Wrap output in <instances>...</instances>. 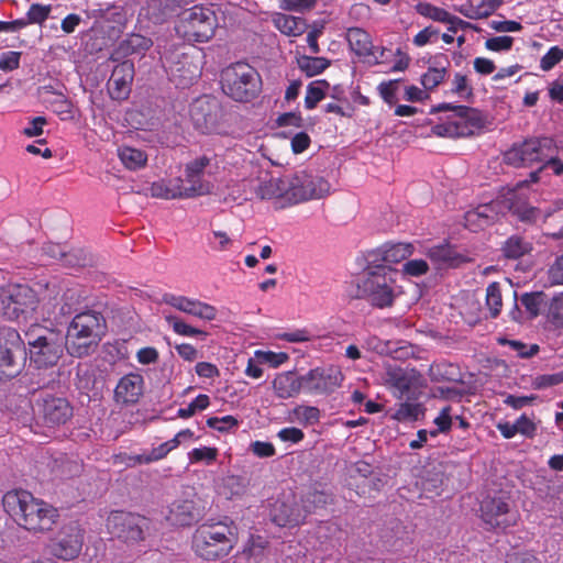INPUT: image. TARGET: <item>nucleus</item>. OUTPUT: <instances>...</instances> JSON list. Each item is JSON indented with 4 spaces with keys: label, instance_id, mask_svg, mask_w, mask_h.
Listing matches in <instances>:
<instances>
[{
    "label": "nucleus",
    "instance_id": "1",
    "mask_svg": "<svg viewBox=\"0 0 563 563\" xmlns=\"http://www.w3.org/2000/svg\"><path fill=\"white\" fill-rule=\"evenodd\" d=\"M2 505L5 512L20 527L29 531L43 532L51 530L58 517L56 508L23 489L4 494Z\"/></svg>",
    "mask_w": 563,
    "mask_h": 563
},
{
    "label": "nucleus",
    "instance_id": "2",
    "mask_svg": "<svg viewBox=\"0 0 563 563\" xmlns=\"http://www.w3.org/2000/svg\"><path fill=\"white\" fill-rule=\"evenodd\" d=\"M106 331V320L100 312L87 310L77 313L64 336L67 352L74 357H82L92 352Z\"/></svg>",
    "mask_w": 563,
    "mask_h": 563
},
{
    "label": "nucleus",
    "instance_id": "3",
    "mask_svg": "<svg viewBox=\"0 0 563 563\" xmlns=\"http://www.w3.org/2000/svg\"><path fill=\"white\" fill-rule=\"evenodd\" d=\"M221 86L223 92L233 100L249 102L260 95L262 79L254 67L238 62L222 70Z\"/></svg>",
    "mask_w": 563,
    "mask_h": 563
},
{
    "label": "nucleus",
    "instance_id": "4",
    "mask_svg": "<svg viewBox=\"0 0 563 563\" xmlns=\"http://www.w3.org/2000/svg\"><path fill=\"white\" fill-rule=\"evenodd\" d=\"M235 543L236 536L232 528L220 522L199 527L192 538L197 555L209 561L227 556Z\"/></svg>",
    "mask_w": 563,
    "mask_h": 563
},
{
    "label": "nucleus",
    "instance_id": "5",
    "mask_svg": "<svg viewBox=\"0 0 563 563\" xmlns=\"http://www.w3.org/2000/svg\"><path fill=\"white\" fill-rule=\"evenodd\" d=\"M434 111L451 110L453 114L446 122L439 123L432 128L433 134L442 137H466L474 135L484 126L482 113L470 107L441 103Z\"/></svg>",
    "mask_w": 563,
    "mask_h": 563
},
{
    "label": "nucleus",
    "instance_id": "6",
    "mask_svg": "<svg viewBox=\"0 0 563 563\" xmlns=\"http://www.w3.org/2000/svg\"><path fill=\"white\" fill-rule=\"evenodd\" d=\"M284 201L286 207L310 199H321L330 194L329 181L306 170L284 175Z\"/></svg>",
    "mask_w": 563,
    "mask_h": 563
},
{
    "label": "nucleus",
    "instance_id": "7",
    "mask_svg": "<svg viewBox=\"0 0 563 563\" xmlns=\"http://www.w3.org/2000/svg\"><path fill=\"white\" fill-rule=\"evenodd\" d=\"M30 360L36 367L54 366L66 349L64 335L59 332L37 328L25 333Z\"/></svg>",
    "mask_w": 563,
    "mask_h": 563
},
{
    "label": "nucleus",
    "instance_id": "8",
    "mask_svg": "<svg viewBox=\"0 0 563 563\" xmlns=\"http://www.w3.org/2000/svg\"><path fill=\"white\" fill-rule=\"evenodd\" d=\"M217 26V15L212 9L194 5L181 12L176 31L188 42L205 43L213 37Z\"/></svg>",
    "mask_w": 563,
    "mask_h": 563
},
{
    "label": "nucleus",
    "instance_id": "9",
    "mask_svg": "<svg viewBox=\"0 0 563 563\" xmlns=\"http://www.w3.org/2000/svg\"><path fill=\"white\" fill-rule=\"evenodd\" d=\"M36 303V295L27 285L12 284L0 291V313L9 320H27Z\"/></svg>",
    "mask_w": 563,
    "mask_h": 563
},
{
    "label": "nucleus",
    "instance_id": "10",
    "mask_svg": "<svg viewBox=\"0 0 563 563\" xmlns=\"http://www.w3.org/2000/svg\"><path fill=\"white\" fill-rule=\"evenodd\" d=\"M395 272L391 268H378L366 272L358 285L362 297L377 308L391 306L395 297Z\"/></svg>",
    "mask_w": 563,
    "mask_h": 563
},
{
    "label": "nucleus",
    "instance_id": "11",
    "mask_svg": "<svg viewBox=\"0 0 563 563\" xmlns=\"http://www.w3.org/2000/svg\"><path fill=\"white\" fill-rule=\"evenodd\" d=\"M26 351L20 333L12 328L0 329V379L18 375Z\"/></svg>",
    "mask_w": 563,
    "mask_h": 563
},
{
    "label": "nucleus",
    "instance_id": "12",
    "mask_svg": "<svg viewBox=\"0 0 563 563\" xmlns=\"http://www.w3.org/2000/svg\"><path fill=\"white\" fill-rule=\"evenodd\" d=\"M163 66L176 87L186 88L192 85L200 76V68L194 58L186 52L176 49L162 55Z\"/></svg>",
    "mask_w": 563,
    "mask_h": 563
},
{
    "label": "nucleus",
    "instance_id": "13",
    "mask_svg": "<svg viewBox=\"0 0 563 563\" xmlns=\"http://www.w3.org/2000/svg\"><path fill=\"white\" fill-rule=\"evenodd\" d=\"M148 525L145 517L124 511H112L107 519L109 532L128 543L144 540Z\"/></svg>",
    "mask_w": 563,
    "mask_h": 563
},
{
    "label": "nucleus",
    "instance_id": "14",
    "mask_svg": "<svg viewBox=\"0 0 563 563\" xmlns=\"http://www.w3.org/2000/svg\"><path fill=\"white\" fill-rule=\"evenodd\" d=\"M551 148L552 140L549 137L529 139L509 148L504 154V159L514 167H529L534 163L543 162Z\"/></svg>",
    "mask_w": 563,
    "mask_h": 563
},
{
    "label": "nucleus",
    "instance_id": "15",
    "mask_svg": "<svg viewBox=\"0 0 563 563\" xmlns=\"http://www.w3.org/2000/svg\"><path fill=\"white\" fill-rule=\"evenodd\" d=\"M343 375L334 366L314 367L300 375L301 393L311 396L330 395L341 386Z\"/></svg>",
    "mask_w": 563,
    "mask_h": 563
},
{
    "label": "nucleus",
    "instance_id": "16",
    "mask_svg": "<svg viewBox=\"0 0 563 563\" xmlns=\"http://www.w3.org/2000/svg\"><path fill=\"white\" fill-rule=\"evenodd\" d=\"M481 518L490 529H507L517 523L518 514L509 508L508 501L500 496H487L481 503Z\"/></svg>",
    "mask_w": 563,
    "mask_h": 563
},
{
    "label": "nucleus",
    "instance_id": "17",
    "mask_svg": "<svg viewBox=\"0 0 563 563\" xmlns=\"http://www.w3.org/2000/svg\"><path fill=\"white\" fill-rule=\"evenodd\" d=\"M36 412L46 426L64 424L73 416V408L63 397L46 394L36 402Z\"/></svg>",
    "mask_w": 563,
    "mask_h": 563
},
{
    "label": "nucleus",
    "instance_id": "18",
    "mask_svg": "<svg viewBox=\"0 0 563 563\" xmlns=\"http://www.w3.org/2000/svg\"><path fill=\"white\" fill-rule=\"evenodd\" d=\"M385 384L393 389L394 395L402 399L408 397L411 390L417 389L420 385V375L413 368H402L398 366H389L384 376Z\"/></svg>",
    "mask_w": 563,
    "mask_h": 563
},
{
    "label": "nucleus",
    "instance_id": "19",
    "mask_svg": "<svg viewBox=\"0 0 563 563\" xmlns=\"http://www.w3.org/2000/svg\"><path fill=\"white\" fill-rule=\"evenodd\" d=\"M218 112V102L209 97L198 98L190 106L191 121L195 128L203 134L211 133L216 130Z\"/></svg>",
    "mask_w": 563,
    "mask_h": 563
},
{
    "label": "nucleus",
    "instance_id": "20",
    "mask_svg": "<svg viewBox=\"0 0 563 563\" xmlns=\"http://www.w3.org/2000/svg\"><path fill=\"white\" fill-rule=\"evenodd\" d=\"M82 541V533L78 526L66 527L51 543V553L60 560H73L80 553Z\"/></svg>",
    "mask_w": 563,
    "mask_h": 563
},
{
    "label": "nucleus",
    "instance_id": "21",
    "mask_svg": "<svg viewBox=\"0 0 563 563\" xmlns=\"http://www.w3.org/2000/svg\"><path fill=\"white\" fill-rule=\"evenodd\" d=\"M163 302L203 321H212L217 317V309L213 306L185 296L165 294Z\"/></svg>",
    "mask_w": 563,
    "mask_h": 563
},
{
    "label": "nucleus",
    "instance_id": "22",
    "mask_svg": "<svg viewBox=\"0 0 563 563\" xmlns=\"http://www.w3.org/2000/svg\"><path fill=\"white\" fill-rule=\"evenodd\" d=\"M144 378L141 374L129 373L120 378L114 388V401L120 405H134L143 395Z\"/></svg>",
    "mask_w": 563,
    "mask_h": 563
},
{
    "label": "nucleus",
    "instance_id": "23",
    "mask_svg": "<svg viewBox=\"0 0 563 563\" xmlns=\"http://www.w3.org/2000/svg\"><path fill=\"white\" fill-rule=\"evenodd\" d=\"M134 77V65L129 62H122L117 65L108 81L109 93L114 100L125 99L131 91V84Z\"/></svg>",
    "mask_w": 563,
    "mask_h": 563
},
{
    "label": "nucleus",
    "instance_id": "24",
    "mask_svg": "<svg viewBox=\"0 0 563 563\" xmlns=\"http://www.w3.org/2000/svg\"><path fill=\"white\" fill-rule=\"evenodd\" d=\"M272 521L278 527H295L302 523L306 512L295 500L277 499L271 510Z\"/></svg>",
    "mask_w": 563,
    "mask_h": 563
},
{
    "label": "nucleus",
    "instance_id": "25",
    "mask_svg": "<svg viewBox=\"0 0 563 563\" xmlns=\"http://www.w3.org/2000/svg\"><path fill=\"white\" fill-rule=\"evenodd\" d=\"M256 196L262 200H274L276 208H286L284 201V176L261 179L254 187Z\"/></svg>",
    "mask_w": 563,
    "mask_h": 563
},
{
    "label": "nucleus",
    "instance_id": "26",
    "mask_svg": "<svg viewBox=\"0 0 563 563\" xmlns=\"http://www.w3.org/2000/svg\"><path fill=\"white\" fill-rule=\"evenodd\" d=\"M274 394L279 399H289L301 393L300 375L292 371L283 372L272 382Z\"/></svg>",
    "mask_w": 563,
    "mask_h": 563
},
{
    "label": "nucleus",
    "instance_id": "27",
    "mask_svg": "<svg viewBox=\"0 0 563 563\" xmlns=\"http://www.w3.org/2000/svg\"><path fill=\"white\" fill-rule=\"evenodd\" d=\"M450 60L448 56L440 54L429 62L428 70L421 76V85L426 90H432L445 79Z\"/></svg>",
    "mask_w": 563,
    "mask_h": 563
},
{
    "label": "nucleus",
    "instance_id": "28",
    "mask_svg": "<svg viewBox=\"0 0 563 563\" xmlns=\"http://www.w3.org/2000/svg\"><path fill=\"white\" fill-rule=\"evenodd\" d=\"M428 256L439 268L457 267L466 261L465 256L450 244H440L429 249Z\"/></svg>",
    "mask_w": 563,
    "mask_h": 563
},
{
    "label": "nucleus",
    "instance_id": "29",
    "mask_svg": "<svg viewBox=\"0 0 563 563\" xmlns=\"http://www.w3.org/2000/svg\"><path fill=\"white\" fill-rule=\"evenodd\" d=\"M497 217L493 205H481L465 213V227L471 231H478L492 224Z\"/></svg>",
    "mask_w": 563,
    "mask_h": 563
},
{
    "label": "nucleus",
    "instance_id": "30",
    "mask_svg": "<svg viewBox=\"0 0 563 563\" xmlns=\"http://www.w3.org/2000/svg\"><path fill=\"white\" fill-rule=\"evenodd\" d=\"M184 180L180 177L172 179H162L155 181L150 187L151 195L161 199H178L186 198Z\"/></svg>",
    "mask_w": 563,
    "mask_h": 563
},
{
    "label": "nucleus",
    "instance_id": "31",
    "mask_svg": "<svg viewBox=\"0 0 563 563\" xmlns=\"http://www.w3.org/2000/svg\"><path fill=\"white\" fill-rule=\"evenodd\" d=\"M152 40L141 34H131L120 42L115 52L111 55L112 60H119L121 56L132 54H144L151 46Z\"/></svg>",
    "mask_w": 563,
    "mask_h": 563
},
{
    "label": "nucleus",
    "instance_id": "32",
    "mask_svg": "<svg viewBox=\"0 0 563 563\" xmlns=\"http://www.w3.org/2000/svg\"><path fill=\"white\" fill-rule=\"evenodd\" d=\"M273 23L280 33L287 36H300L307 30V23L303 18L280 12L273 15Z\"/></svg>",
    "mask_w": 563,
    "mask_h": 563
},
{
    "label": "nucleus",
    "instance_id": "33",
    "mask_svg": "<svg viewBox=\"0 0 563 563\" xmlns=\"http://www.w3.org/2000/svg\"><path fill=\"white\" fill-rule=\"evenodd\" d=\"M333 501L332 494L317 486L311 487L302 497L301 509L308 514L316 511L317 509L323 508Z\"/></svg>",
    "mask_w": 563,
    "mask_h": 563
},
{
    "label": "nucleus",
    "instance_id": "34",
    "mask_svg": "<svg viewBox=\"0 0 563 563\" xmlns=\"http://www.w3.org/2000/svg\"><path fill=\"white\" fill-rule=\"evenodd\" d=\"M195 505L191 500H177L172 504L169 510V520L174 525L189 526L197 520Z\"/></svg>",
    "mask_w": 563,
    "mask_h": 563
},
{
    "label": "nucleus",
    "instance_id": "35",
    "mask_svg": "<svg viewBox=\"0 0 563 563\" xmlns=\"http://www.w3.org/2000/svg\"><path fill=\"white\" fill-rule=\"evenodd\" d=\"M346 40L351 49L358 56L372 55V40L369 34L360 27H350L346 32Z\"/></svg>",
    "mask_w": 563,
    "mask_h": 563
},
{
    "label": "nucleus",
    "instance_id": "36",
    "mask_svg": "<svg viewBox=\"0 0 563 563\" xmlns=\"http://www.w3.org/2000/svg\"><path fill=\"white\" fill-rule=\"evenodd\" d=\"M316 536L320 540V547L328 550L340 544L342 531L336 522L323 521L317 527Z\"/></svg>",
    "mask_w": 563,
    "mask_h": 563
},
{
    "label": "nucleus",
    "instance_id": "37",
    "mask_svg": "<svg viewBox=\"0 0 563 563\" xmlns=\"http://www.w3.org/2000/svg\"><path fill=\"white\" fill-rule=\"evenodd\" d=\"M531 251L532 243L520 235L509 236L501 246V253L508 260H518Z\"/></svg>",
    "mask_w": 563,
    "mask_h": 563
},
{
    "label": "nucleus",
    "instance_id": "38",
    "mask_svg": "<svg viewBox=\"0 0 563 563\" xmlns=\"http://www.w3.org/2000/svg\"><path fill=\"white\" fill-rule=\"evenodd\" d=\"M175 445L170 440L161 443L158 446L153 448L150 452L129 456L128 465L134 466L137 464H150L152 462L164 459L170 451L175 450Z\"/></svg>",
    "mask_w": 563,
    "mask_h": 563
},
{
    "label": "nucleus",
    "instance_id": "39",
    "mask_svg": "<svg viewBox=\"0 0 563 563\" xmlns=\"http://www.w3.org/2000/svg\"><path fill=\"white\" fill-rule=\"evenodd\" d=\"M118 156L124 167L130 170L141 169L147 163V154L142 150L131 146L119 147Z\"/></svg>",
    "mask_w": 563,
    "mask_h": 563
},
{
    "label": "nucleus",
    "instance_id": "40",
    "mask_svg": "<svg viewBox=\"0 0 563 563\" xmlns=\"http://www.w3.org/2000/svg\"><path fill=\"white\" fill-rule=\"evenodd\" d=\"M423 411L421 404L404 401L395 406L391 418L399 422L417 421L423 416Z\"/></svg>",
    "mask_w": 563,
    "mask_h": 563
},
{
    "label": "nucleus",
    "instance_id": "41",
    "mask_svg": "<svg viewBox=\"0 0 563 563\" xmlns=\"http://www.w3.org/2000/svg\"><path fill=\"white\" fill-rule=\"evenodd\" d=\"M297 64L308 77H313L323 73L330 66V60L325 57L302 55L298 57Z\"/></svg>",
    "mask_w": 563,
    "mask_h": 563
},
{
    "label": "nucleus",
    "instance_id": "42",
    "mask_svg": "<svg viewBox=\"0 0 563 563\" xmlns=\"http://www.w3.org/2000/svg\"><path fill=\"white\" fill-rule=\"evenodd\" d=\"M292 420L303 427H310L319 423L321 411L318 407L298 405L291 411Z\"/></svg>",
    "mask_w": 563,
    "mask_h": 563
},
{
    "label": "nucleus",
    "instance_id": "43",
    "mask_svg": "<svg viewBox=\"0 0 563 563\" xmlns=\"http://www.w3.org/2000/svg\"><path fill=\"white\" fill-rule=\"evenodd\" d=\"M330 85L325 80H314L307 86L305 107L312 110L325 97Z\"/></svg>",
    "mask_w": 563,
    "mask_h": 563
},
{
    "label": "nucleus",
    "instance_id": "44",
    "mask_svg": "<svg viewBox=\"0 0 563 563\" xmlns=\"http://www.w3.org/2000/svg\"><path fill=\"white\" fill-rule=\"evenodd\" d=\"M385 250V264H397L412 254V245L410 243H386Z\"/></svg>",
    "mask_w": 563,
    "mask_h": 563
},
{
    "label": "nucleus",
    "instance_id": "45",
    "mask_svg": "<svg viewBox=\"0 0 563 563\" xmlns=\"http://www.w3.org/2000/svg\"><path fill=\"white\" fill-rule=\"evenodd\" d=\"M81 290L78 288H68L63 295V303L59 307L58 313L54 314L56 319L57 316H67L78 310V307L84 299Z\"/></svg>",
    "mask_w": 563,
    "mask_h": 563
},
{
    "label": "nucleus",
    "instance_id": "46",
    "mask_svg": "<svg viewBox=\"0 0 563 563\" xmlns=\"http://www.w3.org/2000/svg\"><path fill=\"white\" fill-rule=\"evenodd\" d=\"M266 545L267 541L264 537L251 536L250 540L244 547L243 554L247 558L249 561L253 560L254 563H262Z\"/></svg>",
    "mask_w": 563,
    "mask_h": 563
},
{
    "label": "nucleus",
    "instance_id": "47",
    "mask_svg": "<svg viewBox=\"0 0 563 563\" xmlns=\"http://www.w3.org/2000/svg\"><path fill=\"white\" fill-rule=\"evenodd\" d=\"M486 307L489 310L490 318L495 319L500 314L503 296L500 285L496 282L490 283L486 288Z\"/></svg>",
    "mask_w": 563,
    "mask_h": 563
},
{
    "label": "nucleus",
    "instance_id": "48",
    "mask_svg": "<svg viewBox=\"0 0 563 563\" xmlns=\"http://www.w3.org/2000/svg\"><path fill=\"white\" fill-rule=\"evenodd\" d=\"M542 297V292H525L521 295L519 301L525 308L528 320H532L539 316Z\"/></svg>",
    "mask_w": 563,
    "mask_h": 563
},
{
    "label": "nucleus",
    "instance_id": "49",
    "mask_svg": "<svg viewBox=\"0 0 563 563\" xmlns=\"http://www.w3.org/2000/svg\"><path fill=\"white\" fill-rule=\"evenodd\" d=\"M185 180L189 184V187H185L186 198L208 195L211 192L213 187L210 181L203 179V176L199 175L192 178L186 177Z\"/></svg>",
    "mask_w": 563,
    "mask_h": 563
},
{
    "label": "nucleus",
    "instance_id": "50",
    "mask_svg": "<svg viewBox=\"0 0 563 563\" xmlns=\"http://www.w3.org/2000/svg\"><path fill=\"white\" fill-rule=\"evenodd\" d=\"M416 10L420 15L442 23H446L451 14L446 10L435 7L429 2H419L416 5Z\"/></svg>",
    "mask_w": 563,
    "mask_h": 563
},
{
    "label": "nucleus",
    "instance_id": "51",
    "mask_svg": "<svg viewBox=\"0 0 563 563\" xmlns=\"http://www.w3.org/2000/svg\"><path fill=\"white\" fill-rule=\"evenodd\" d=\"M165 320L173 328V331L179 335L184 336H196V335H206L207 333L202 330L196 329L181 319L174 314H165Z\"/></svg>",
    "mask_w": 563,
    "mask_h": 563
},
{
    "label": "nucleus",
    "instance_id": "52",
    "mask_svg": "<svg viewBox=\"0 0 563 563\" xmlns=\"http://www.w3.org/2000/svg\"><path fill=\"white\" fill-rule=\"evenodd\" d=\"M443 484L444 475L441 471H437L435 468L433 471H428L421 482L423 492L435 495H440Z\"/></svg>",
    "mask_w": 563,
    "mask_h": 563
},
{
    "label": "nucleus",
    "instance_id": "53",
    "mask_svg": "<svg viewBox=\"0 0 563 563\" xmlns=\"http://www.w3.org/2000/svg\"><path fill=\"white\" fill-rule=\"evenodd\" d=\"M218 456V450L210 446L195 448L188 453V459L191 464L205 463L206 465L212 464Z\"/></svg>",
    "mask_w": 563,
    "mask_h": 563
},
{
    "label": "nucleus",
    "instance_id": "54",
    "mask_svg": "<svg viewBox=\"0 0 563 563\" xmlns=\"http://www.w3.org/2000/svg\"><path fill=\"white\" fill-rule=\"evenodd\" d=\"M255 357L261 364H268L272 367H278L288 361L289 356L285 352L256 351Z\"/></svg>",
    "mask_w": 563,
    "mask_h": 563
},
{
    "label": "nucleus",
    "instance_id": "55",
    "mask_svg": "<svg viewBox=\"0 0 563 563\" xmlns=\"http://www.w3.org/2000/svg\"><path fill=\"white\" fill-rule=\"evenodd\" d=\"M325 27V21H314L310 25V30L307 33V44L311 51L312 54H319L320 53V46L318 44L319 37L323 34Z\"/></svg>",
    "mask_w": 563,
    "mask_h": 563
},
{
    "label": "nucleus",
    "instance_id": "56",
    "mask_svg": "<svg viewBox=\"0 0 563 563\" xmlns=\"http://www.w3.org/2000/svg\"><path fill=\"white\" fill-rule=\"evenodd\" d=\"M399 82V79H394L389 81H383L378 86V91L382 99L389 106H393L398 101L397 91Z\"/></svg>",
    "mask_w": 563,
    "mask_h": 563
},
{
    "label": "nucleus",
    "instance_id": "57",
    "mask_svg": "<svg viewBox=\"0 0 563 563\" xmlns=\"http://www.w3.org/2000/svg\"><path fill=\"white\" fill-rule=\"evenodd\" d=\"M52 11L51 4L33 3L26 12L29 23L42 24L46 21Z\"/></svg>",
    "mask_w": 563,
    "mask_h": 563
},
{
    "label": "nucleus",
    "instance_id": "58",
    "mask_svg": "<svg viewBox=\"0 0 563 563\" xmlns=\"http://www.w3.org/2000/svg\"><path fill=\"white\" fill-rule=\"evenodd\" d=\"M563 60V48L552 46L540 59V68L543 71L551 70L555 65Z\"/></svg>",
    "mask_w": 563,
    "mask_h": 563
},
{
    "label": "nucleus",
    "instance_id": "59",
    "mask_svg": "<svg viewBox=\"0 0 563 563\" xmlns=\"http://www.w3.org/2000/svg\"><path fill=\"white\" fill-rule=\"evenodd\" d=\"M238 424L239 421L233 416L210 417L207 419V426L220 432L230 431L236 428Z\"/></svg>",
    "mask_w": 563,
    "mask_h": 563
},
{
    "label": "nucleus",
    "instance_id": "60",
    "mask_svg": "<svg viewBox=\"0 0 563 563\" xmlns=\"http://www.w3.org/2000/svg\"><path fill=\"white\" fill-rule=\"evenodd\" d=\"M517 434H521L528 439L534 438L537 433V424L536 422L528 417L526 413L521 415L516 421H515Z\"/></svg>",
    "mask_w": 563,
    "mask_h": 563
},
{
    "label": "nucleus",
    "instance_id": "61",
    "mask_svg": "<svg viewBox=\"0 0 563 563\" xmlns=\"http://www.w3.org/2000/svg\"><path fill=\"white\" fill-rule=\"evenodd\" d=\"M211 159L207 156L198 157L186 165L185 177H195L197 175L203 176L207 167L210 165Z\"/></svg>",
    "mask_w": 563,
    "mask_h": 563
},
{
    "label": "nucleus",
    "instance_id": "62",
    "mask_svg": "<svg viewBox=\"0 0 563 563\" xmlns=\"http://www.w3.org/2000/svg\"><path fill=\"white\" fill-rule=\"evenodd\" d=\"M514 44V38L508 35L495 36L487 38L485 47L492 52H507L510 51Z\"/></svg>",
    "mask_w": 563,
    "mask_h": 563
},
{
    "label": "nucleus",
    "instance_id": "63",
    "mask_svg": "<svg viewBox=\"0 0 563 563\" xmlns=\"http://www.w3.org/2000/svg\"><path fill=\"white\" fill-rule=\"evenodd\" d=\"M209 245L217 251L228 250L232 243V240L228 236L224 231L214 230L212 231L208 238Z\"/></svg>",
    "mask_w": 563,
    "mask_h": 563
},
{
    "label": "nucleus",
    "instance_id": "64",
    "mask_svg": "<svg viewBox=\"0 0 563 563\" xmlns=\"http://www.w3.org/2000/svg\"><path fill=\"white\" fill-rule=\"evenodd\" d=\"M563 383V371L554 374H543L534 377L533 386L537 389H544Z\"/></svg>",
    "mask_w": 563,
    "mask_h": 563
}]
</instances>
